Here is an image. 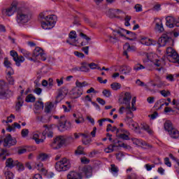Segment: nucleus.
<instances>
[{
    "mask_svg": "<svg viewBox=\"0 0 179 179\" xmlns=\"http://www.w3.org/2000/svg\"><path fill=\"white\" fill-rule=\"evenodd\" d=\"M83 171L87 178L92 176V169L87 168V167H84Z\"/></svg>",
    "mask_w": 179,
    "mask_h": 179,
    "instance_id": "obj_43",
    "label": "nucleus"
},
{
    "mask_svg": "<svg viewBox=\"0 0 179 179\" xmlns=\"http://www.w3.org/2000/svg\"><path fill=\"white\" fill-rule=\"evenodd\" d=\"M166 24L167 27H169V29H173L174 27V23H176V18L173 16H168L166 17Z\"/></svg>",
    "mask_w": 179,
    "mask_h": 179,
    "instance_id": "obj_19",
    "label": "nucleus"
},
{
    "mask_svg": "<svg viewBox=\"0 0 179 179\" xmlns=\"http://www.w3.org/2000/svg\"><path fill=\"white\" fill-rule=\"evenodd\" d=\"M80 160L83 164H89V163H90V160L89 159H87L86 157H82Z\"/></svg>",
    "mask_w": 179,
    "mask_h": 179,
    "instance_id": "obj_61",
    "label": "nucleus"
},
{
    "mask_svg": "<svg viewBox=\"0 0 179 179\" xmlns=\"http://www.w3.org/2000/svg\"><path fill=\"white\" fill-rule=\"evenodd\" d=\"M65 96H66V93L64 92V91H59L57 94V100H62L65 98Z\"/></svg>",
    "mask_w": 179,
    "mask_h": 179,
    "instance_id": "obj_45",
    "label": "nucleus"
},
{
    "mask_svg": "<svg viewBox=\"0 0 179 179\" xmlns=\"http://www.w3.org/2000/svg\"><path fill=\"white\" fill-rule=\"evenodd\" d=\"M80 72H90V69H89V63L82 62L81 66H80Z\"/></svg>",
    "mask_w": 179,
    "mask_h": 179,
    "instance_id": "obj_27",
    "label": "nucleus"
},
{
    "mask_svg": "<svg viewBox=\"0 0 179 179\" xmlns=\"http://www.w3.org/2000/svg\"><path fill=\"white\" fill-rule=\"evenodd\" d=\"M31 19V14L30 11L26 8H21L17 11V22L19 24H24Z\"/></svg>",
    "mask_w": 179,
    "mask_h": 179,
    "instance_id": "obj_2",
    "label": "nucleus"
},
{
    "mask_svg": "<svg viewBox=\"0 0 179 179\" xmlns=\"http://www.w3.org/2000/svg\"><path fill=\"white\" fill-rule=\"evenodd\" d=\"M127 115H130V116H127L125 118V121L127 122H132L134 121L132 120V118L134 117V113H132V111H131V109L127 110Z\"/></svg>",
    "mask_w": 179,
    "mask_h": 179,
    "instance_id": "obj_30",
    "label": "nucleus"
},
{
    "mask_svg": "<svg viewBox=\"0 0 179 179\" xmlns=\"http://www.w3.org/2000/svg\"><path fill=\"white\" fill-rule=\"evenodd\" d=\"M21 52H22L25 58H29L30 61H33V57H31L32 55L30 53V52L23 50H21Z\"/></svg>",
    "mask_w": 179,
    "mask_h": 179,
    "instance_id": "obj_37",
    "label": "nucleus"
},
{
    "mask_svg": "<svg viewBox=\"0 0 179 179\" xmlns=\"http://www.w3.org/2000/svg\"><path fill=\"white\" fill-rule=\"evenodd\" d=\"M66 119H65V116H61L59 120V125L58 129L60 132H64V131H66Z\"/></svg>",
    "mask_w": 179,
    "mask_h": 179,
    "instance_id": "obj_17",
    "label": "nucleus"
},
{
    "mask_svg": "<svg viewBox=\"0 0 179 179\" xmlns=\"http://www.w3.org/2000/svg\"><path fill=\"white\" fill-rule=\"evenodd\" d=\"M83 147L82 146H78L77 150H76V155H84L83 153Z\"/></svg>",
    "mask_w": 179,
    "mask_h": 179,
    "instance_id": "obj_56",
    "label": "nucleus"
},
{
    "mask_svg": "<svg viewBox=\"0 0 179 179\" xmlns=\"http://www.w3.org/2000/svg\"><path fill=\"white\" fill-rule=\"evenodd\" d=\"M35 108L36 110H44V103H43V101H38L35 104Z\"/></svg>",
    "mask_w": 179,
    "mask_h": 179,
    "instance_id": "obj_38",
    "label": "nucleus"
},
{
    "mask_svg": "<svg viewBox=\"0 0 179 179\" xmlns=\"http://www.w3.org/2000/svg\"><path fill=\"white\" fill-rule=\"evenodd\" d=\"M25 101L27 103H34V101H36V97L33 96V94H30L28 96H27Z\"/></svg>",
    "mask_w": 179,
    "mask_h": 179,
    "instance_id": "obj_35",
    "label": "nucleus"
},
{
    "mask_svg": "<svg viewBox=\"0 0 179 179\" xmlns=\"http://www.w3.org/2000/svg\"><path fill=\"white\" fill-rule=\"evenodd\" d=\"M32 57L33 58L41 59L42 61H45V59H47L45 55L43 52V50L38 47L34 49Z\"/></svg>",
    "mask_w": 179,
    "mask_h": 179,
    "instance_id": "obj_11",
    "label": "nucleus"
},
{
    "mask_svg": "<svg viewBox=\"0 0 179 179\" xmlns=\"http://www.w3.org/2000/svg\"><path fill=\"white\" fill-rule=\"evenodd\" d=\"M6 79L9 83V85H15V79L13 78V76H10V77H6Z\"/></svg>",
    "mask_w": 179,
    "mask_h": 179,
    "instance_id": "obj_62",
    "label": "nucleus"
},
{
    "mask_svg": "<svg viewBox=\"0 0 179 179\" xmlns=\"http://www.w3.org/2000/svg\"><path fill=\"white\" fill-rule=\"evenodd\" d=\"M14 61L17 66H20V64L24 61V57L20 55L16 57Z\"/></svg>",
    "mask_w": 179,
    "mask_h": 179,
    "instance_id": "obj_31",
    "label": "nucleus"
},
{
    "mask_svg": "<svg viewBox=\"0 0 179 179\" xmlns=\"http://www.w3.org/2000/svg\"><path fill=\"white\" fill-rule=\"evenodd\" d=\"M6 73H7L6 77H10V76H12V75H13L15 73V71H13V69H12V68L7 69Z\"/></svg>",
    "mask_w": 179,
    "mask_h": 179,
    "instance_id": "obj_59",
    "label": "nucleus"
},
{
    "mask_svg": "<svg viewBox=\"0 0 179 179\" xmlns=\"http://www.w3.org/2000/svg\"><path fill=\"white\" fill-rule=\"evenodd\" d=\"M125 34H131L132 36H135V34L134 32H131V31H128L122 28H120L113 30L114 36L109 37L110 41H111V43H115L116 41H118V40H120L118 37H117V36H119V37H125Z\"/></svg>",
    "mask_w": 179,
    "mask_h": 179,
    "instance_id": "obj_3",
    "label": "nucleus"
},
{
    "mask_svg": "<svg viewBox=\"0 0 179 179\" xmlns=\"http://www.w3.org/2000/svg\"><path fill=\"white\" fill-rule=\"evenodd\" d=\"M65 142H66V138L62 136H59L54 139L51 146L53 149H59L62 145L65 144Z\"/></svg>",
    "mask_w": 179,
    "mask_h": 179,
    "instance_id": "obj_9",
    "label": "nucleus"
},
{
    "mask_svg": "<svg viewBox=\"0 0 179 179\" xmlns=\"http://www.w3.org/2000/svg\"><path fill=\"white\" fill-rule=\"evenodd\" d=\"M169 134L173 139H178L179 138V131L176 129H172Z\"/></svg>",
    "mask_w": 179,
    "mask_h": 179,
    "instance_id": "obj_25",
    "label": "nucleus"
},
{
    "mask_svg": "<svg viewBox=\"0 0 179 179\" xmlns=\"http://www.w3.org/2000/svg\"><path fill=\"white\" fill-rule=\"evenodd\" d=\"M52 107H54L52 103H47L45 107V113L46 114H50V113H51V110H52Z\"/></svg>",
    "mask_w": 179,
    "mask_h": 179,
    "instance_id": "obj_36",
    "label": "nucleus"
},
{
    "mask_svg": "<svg viewBox=\"0 0 179 179\" xmlns=\"http://www.w3.org/2000/svg\"><path fill=\"white\" fill-rule=\"evenodd\" d=\"M141 146L143 147V149H148V150H150L153 148L152 145H150V144L146 143V141H143V144Z\"/></svg>",
    "mask_w": 179,
    "mask_h": 179,
    "instance_id": "obj_47",
    "label": "nucleus"
},
{
    "mask_svg": "<svg viewBox=\"0 0 179 179\" xmlns=\"http://www.w3.org/2000/svg\"><path fill=\"white\" fill-rule=\"evenodd\" d=\"M110 131H111V132H116V135H118L121 129L117 128V127H113L112 129H108V127L106 128V132H110Z\"/></svg>",
    "mask_w": 179,
    "mask_h": 179,
    "instance_id": "obj_44",
    "label": "nucleus"
},
{
    "mask_svg": "<svg viewBox=\"0 0 179 179\" xmlns=\"http://www.w3.org/2000/svg\"><path fill=\"white\" fill-rule=\"evenodd\" d=\"M153 64L156 71H158V72H160L161 71H164V68L162 66V62H160V60L156 59L153 62Z\"/></svg>",
    "mask_w": 179,
    "mask_h": 179,
    "instance_id": "obj_23",
    "label": "nucleus"
},
{
    "mask_svg": "<svg viewBox=\"0 0 179 179\" xmlns=\"http://www.w3.org/2000/svg\"><path fill=\"white\" fill-rule=\"evenodd\" d=\"M159 93L163 96L164 97H169L171 94L170 91H166V90H161Z\"/></svg>",
    "mask_w": 179,
    "mask_h": 179,
    "instance_id": "obj_51",
    "label": "nucleus"
},
{
    "mask_svg": "<svg viewBox=\"0 0 179 179\" xmlns=\"http://www.w3.org/2000/svg\"><path fill=\"white\" fill-rule=\"evenodd\" d=\"M32 139H34L36 143H37L38 145L40 143H43V142H44V139H45V131H43V134H34Z\"/></svg>",
    "mask_w": 179,
    "mask_h": 179,
    "instance_id": "obj_13",
    "label": "nucleus"
},
{
    "mask_svg": "<svg viewBox=\"0 0 179 179\" xmlns=\"http://www.w3.org/2000/svg\"><path fill=\"white\" fill-rule=\"evenodd\" d=\"M166 57L169 62L179 64V56L176 50L173 48H167L166 49Z\"/></svg>",
    "mask_w": 179,
    "mask_h": 179,
    "instance_id": "obj_6",
    "label": "nucleus"
},
{
    "mask_svg": "<svg viewBox=\"0 0 179 179\" xmlns=\"http://www.w3.org/2000/svg\"><path fill=\"white\" fill-rule=\"evenodd\" d=\"M123 48L124 51L123 52V55L126 57V58L128 59L129 58V56L128 55V52H131V51H136V48L135 46H131L129 43H125L123 46Z\"/></svg>",
    "mask_w": 179,
    "mask_h": 179,
    "instance_id": "obj_14",
    "label": "nucleus"
},
{
    "mask_svg": "<svg viewBox=\"0 0 179 179\" xmlns=\"http://www.w3.org/2000/svg\"><path fill=\"white\" fill-rule=\"evenodd\" d=\"M106 121H108L111 124H114L113 120H112L110 119H108V118H103V119H101V120H98V122L99 124V127H103V122H106Z\"/></svg>",
    "mask_w": 179,
    "mask_h": 179,
    "instance_id": "obj_41",
    "label": "nucleus"
},
{
    "mask_svg": "<svg viewBox=\"0 0 179 179\" xmlns=\"http://www.w3.org/2000/svg\"><path fill=\"white\" fill-rule=\"evenodd\" d=\"M12 96V92L9 90L8 84L3 80H0V99H9Z\"/></svg>",
    "mask_w": 179,
    "mask_h": 179,
    "instance_id": "obj_5",
    "label": "nucleus"
},
{
    "mask_svg": "<svg viewBox=\"0 0 179 179\" xmlns=\"http://www.w3.org/2000/svg\"><path fill=\"white\" fill-rule=\"evenodd\" d=\"M110 87L113 90H118L119 89H121V84L119 83H113L110 85Z\"/></svg>",
    "mask_w": 179,
    "mask_h": 179,
    "instance_id": "obj_42",
    "label": "nucleus"
},
{
    "mask_svg": "<svg viewBox=\"0 0 179 179\" xmlns=\"http://www.w3.org/2000/svg\"><path fill=\"white\" fill-rule=\"evenodd\" d=\"M102 94L104 97H111V91H110V90H103Z\"/></svg>",
    "mask_w": 179,
    "mask_h": 179,
    "instance_id": "obj_50",
    "label": "nucleus"
},
{
    "mask_svg": "<svg viewBox=\"0 0 179 179\" xmlns=\"http://www.w3.org/2000/svg\"><path fill=\"white\" fill-rule=\"evenodd\" d=\"M120 72L123 75H129L132 72V68L128 65H124L120 67Z\"/></svg>",
    "mask_w": 179,
    "mask_h": 179,
    "instance_id": "obj_21",
    "label": "nucleus"
},
{
    "mask_svg": "<svg viewBox=\"0 0 179 179\" xmlns=\"http://www.w3.org/2000/svg\"><path fill=\"white\" fill-rule=\"evenodd\" d=\"M16 9H17V5L16 3H14L9 8H6L3 10V13L6 16H12L15 12H16Z\"/></svg>",
    "mask_w": 179,
    "mask_h": 179,
    "instance_id": "obj_16",
    "label": "nucleus"
},
{
    "mask_svg": "<svg viewBox=\"0 0 179 179\" xmlns=\"http://www.w3.org/2000/svg\"><path fill=\"white\" fill-rule=\"evenodd\" d=\"M131 99H132L131 93L125 92L122 104L126 106V110H131Z\"/></svg>",
    "mask_w": 179,
    "mask_h": 179,
    "instance_id": "obj_12",
    "label": "nucleus"
},
{
    "mask_svg": "<svg viewBox=\"0 0 179 179\" xmlns=\"http://www.w3.org/2000/svg\"><path fill=\"white\" fill-rule=\"evenodd\" d=\"M75 121L76 124H83V122H85V118H83V116L81 115L76 117V120Z\"/></svg>",
    "mask_w": 179,
    "mask_h": 179,
    "instance_id": "obj_49",
    "label": "nucleus"
},
{
    "mask_svg": "<svg viewBox=\"0 0 179 179\" xmlns=\"http://www.w3.org/2000/svg\"><path fill=\"white\" fill-rule=\"evenodd\" d=\"M37 121H39V122H43V124H47L48 122H50L51 121V115L46 113L43 115H38L36 116Z\"/></svg>",
    "mask_w": 179,
    "mask_h": 179,
    "instance_id": "obj_15",
    "label": "nucleus"
},
{
    "mask_svg": "<svg viewBox=\"0 0 179 179\" xmlns=\"http://www.w3.org/2000/svg\"><path fill=\"white\" fill-rule=\"evenodd\" d=\"M86 86H89V83L87 82L84 81L83 83H80L78 80L76 81V87L77 89H82V87H86Z\"/></svg>",
    "mask_w": 179,
    "mask_h": 179,
    "instance_id": "obj_29",
    "label": "nucleus"
},
{
    "mask_svg": "<svg viewBox=\"0 0 179 179\" xmlns=\"http://www.w3.org/2000/svg\"><path fill=\"white\" fill-rule=\"evenodd\" d=\"M43 163L40 162L39 164H36V169H38V170L39 171H41L42 173H43V174H47V170H45L43 167Z\"/></svg>",
    "mask_w": 179,
    "mask_h": 179,
    "instance_id": "obj_39",
    "label": "nucleus"
},
{
    "mask_svg": "<svg viewBox=\"0 0 179 179\" xmlns=\"http://www.w3.org/2000/svg\"><path fill=\"white\" fill-rule=\"evenodd\" d=\"M110 167L111 173L113 174H117L118 173V167L115 166V164H111Z\"/></svg>",
    "mask_w": 179,
    "mask_h": 179,
    "instance_id": "obj_53",
    "label": "nucleus"
},
{
    "mask_svg": "<svg viewBox=\"0 0 179 179\" xmlns=\"http://www.w3.org/2000/svg\"><path fill=\"white\" fill-rule=\"evenodd\" d=\"M88 68H90V69H97V64L94 62L88 64Z\"/></svg>",
    "mask_w": 179,
    "mask_h": 179,
    "instance_id": "obj_63",
    "label": "nucleus"
},
{
    "mask_svg": "<svg viewBox=\"0 0 179 179\" xmlns=\"http://www.w3.org/2000/svg\"><path fill=\"white\" fill-rule=\"evenodd\" d=\"M39 17L45 20L41 22V27L44 30H50V29H52L55 26V23H57V15H47L46 12H43L39 14Z\"/></svg>",
    "mask_w": 179,
    "mask_h": 179,
    "instance_id": "obj_1",
    "label": "nucleus"
},
{
    "mask_svg": "<svg viewBox=\"0 0 179 179\" xmlns=\"http://www.w3.org/2000/svg\"><path fill=\"white\" fill-rule=\"evenodd\" d=\"M145 68L146 67H145V66L141 64L140 63H137L134 66L133 69L136 72H138L139 71H142V69H145Z\"/></svg>",
    "mask_w": 179,
    "mask_h": 179,
    "instance_id": "obj_32",
    "label": "nucleus"
},
{
    "mask_svg": "<svg viewBox=\"0 0 179 179\" xmlns=\"http://www.w3.org/2000/svg\"><path fill=\"white\" fill-rule=\"evenodd\" d=\"M119 137L120 139H123L124 141H129V136L128 134H121L119 135Z\"/></svg>",
    "mask_w": 179,
    "mask_h": 179,
    "instance_id": "obj_58",
    "label": "nucleus"
},
{
    "mask_svg": "<svg viewBox=\"0 0 179 179\" xmlns=\"http://www.w3.org/2000/svg\"><path fill=\"white\" fill-rule=\"evenodd\" d=\"M17 164H19V161H13L12 158H8L6 161V166L9 169H13V167H15V166H17Z\"/></svg>",
    "mask_w": 179,
    "mask_h": 179,
    "instance_id": "obj_18",
    "label": "nucleus"
},
{
    "mask_svg": "<svg viewBox=\"0 0 179 179\" xmlns=\"http://www.w3.org/2000/svg\"><path fill=\"white\" fill-rule=\"evenodd\" d=\"M67 178L68 179H82V175H80V173L78 172L71 171L67 175Z\"/></svg>",
    "mask_w": 179,
    "mask_h": 179,
    "instance_id": "obj_22",
    "label": "nucleus"
},
{
    "mask_svg": "<svg viewBox=\"0 0 179 179\" xmlns=\"http://www.w3.org/2000/svg\"><path fill=\"white\" fill-rule=\"evenodd\" d=\"M23 103H24L23 98L22 96H19L15 106L16 111H20V108L23 107Z\"/></svg>",
    "mask_w": 179,
    "mask_h": 179,
    "instance_id": "obj_26",
    "label": "nucleus"
},
{
    "mask_svg": "<svg viewBox=\"0 0 179 179\" xmlns=\"http://www.w3.org/2000/svg\"><path fill=\"white\" fill-rule=\"evenodd\" d=\"M134 8L136 9V12H142V6L141 4H136Z\"/></svg>",
    "mask_w": 179,
    "mask_h": 179,
    "instance_id": "obj_64",
    "label": "nucleus"
},
{
    "mask_svg": "<svg viewBox=\"0 0 179 179\" xmlns=\"http://www.w3.org/2000/svg\"><path fill=\"white\" fill-rule=\"evenodd\" d=\"M124 157L125 155L122 152H119L116 154V158L119 162H121V160L124 159Z\"/></svg>",
    "mask_w": 179,
    "mask_h": 179,
    "instance_id": "obj_57",
    "label": "nucleus"
},
{
    "mask_svg": "<svg viewBox=\"0 0 179 179\" xmlns=\"http://www.w3.org/2000/svg\"><path fill=\"white\" fill-rule=\"evenodd\" d=\"M82 94H83V89H79L77 87L74 88V90L73 91V95L74 96V99H78V97H80Z\"/></svg>",
    "mask_w": 179,
    "mask_h": 179,
    "instance_id": "obj_24",
    "label": "nucleus"
},
{
    "mask_svg": "<svg viewBox=\"0 0 179 179\" xmlns=\"http://www.w3.org/2000/svg\"><path fill=\"white\" fill-rule=\"evenodd\" d=\"M164 128L165 131H167L168 132H170L171 129H174V127H173V123H171V122L169 120H167L166 122H165L164 124Z\"/></svg>",
    "mask_w": 179,
    "mask_h": 179,
    "instance_id": "obj_28",
    "label": "nucleus"
},
{
    "mask_svg": "<svg viewBox=\"0 0 179 179\" xmlns=\"http://www.w3.org/2000/svg\"><path fill=\"white\" fill-rule=\"evenodd\" d=\"M17 143V141L15 138H13L12 135L7 134L4 138H3V146L4 148H12V146H15Z\"/></svg>",
    "mask_w": 179,
    "mask_h": 179,
    "instance_id": "obj_7",
    "label": "nucleus"
},
{
    "mask_svg": "<svg viewBox=\"0 0 179 179\" xmlns=\"http://www.w3.org/2000/svg\"><path fill=\"white\" fill-rule=\"evenodd\" d=\"M4 65L7 68V69H10L12 68V63L9 62L8 58L4 59Z\"/></svg>",
    "mask_w": 179,
    "mask_h": 179,
    "instance_id": "obj_48",
    "label": "nucleus"
},
{
    "mask_svg": "<svg viewBox=\"0 0 179 179\" xmlns=\"http://www.w3.org/2000/svg\"><path fill=\"white\" fill-rule=\"evenodd\" d=\"M174 43L173 38L169 36V34H163L162 36L158 40V44L160 47H164L166 44L171 45Z\"/></svg>",
    "mask_w": 179,
    "mask_h": 179,
    "instance_id": "obj_8",
    "label": "nucleus"
},
{
    "mask_svg": "<svg viewBox=\"0 0 179 179\" xmlns=\"http://www.w3.org/2000/svg\"><path fill=\"white\" fill-rule=\"evenodd\" d=\"M66 42L70 45L78 46V34H76V31H71L69 34V38Z\"/></svg>",
    "mask_w": 179,
    "mask_h": 179,
    "instance_id": "obj_10",
    "label": "nucleus"
},
{
    "mask_svg": "<svg viewBox=\"0 0 179 179\" xmlns=\"http://www.w3.org/2000/svg\"><path fill=\"white\" fill-rule=\"evenodd\" d=\"M143 129L146 131L150 135H152L153 134V131L150 129V127L148 124H143L142 127Z\"/></svg>",
    "mask_w": 179,
    "mask_h": 179,
    "instance_id": "obj_46",
    "label": "nucleus"
},
{
    "mask_svg": "<svg viewBox=\"0 0 179 179\" xmlns=\"http://www.w3.org/2000/svg\"><path fill=\"white\" fill-rule=\"evenodd\" d=\"M6 179H13V173L8 171L5 172Z\"/></svg>",
    "mask_w": 179,
    "mask_h": 179,
    "instance_id": "obj_52",
    "label": "nucleus"
},
{
    "mask_svg": "<svg viewBox=\"0 0 179 179\" xmlns=\"http://www.w3.org/2000/svg\"><path fill=\"white\" fill-rule=\"evenodd\" d=\"M21 135L22 138H27V136H29V129H24L21 131Z\"/></svg>",
    "mask_w": 179,
    "mask_h": 179,
    "instance_id": "obj_55",
    "label": "nucleus"
},
{
    "mask_svg": "<svg viewBox=\"0 0 179 179\" xmlns=\"http://www.w3.org/2000/svg\"><path fill=\"white\" fill-rule=\"evenodd\" d=\"M57 171H66L71 169V161L66 158H63L55 164Z\"/></svg>",
    "mask_w": 179,
    "mask_h": 179,
    "instance_id": "obj_4",
    "label": "nucleus"
},
{
    "mask_svg": "<svg viewBox=\"0 0 179 179\" xmlns=\"http://www.w3.org/2000/svg\"><path fill=\"white\" fill-rule=\"evenodd\" d=\"M155 29L158 30V31H160V33H162V31H164V28L163 27V24L162 23V21L156 23Z\"/></svg>",
    "mask_w": 179,
    "mask_h": 179,
    "instance_id": "obj_40",
    "label": "nucleus"
},
{
    "mask_svg": "<svg viewBox=\"0 0 179 179\" xmlns=\"http://www.w3.org/2000/svg\"><path fill=\"white\" fill-rule=\"evenodd\" d=\"M10 55H11V57H13L14 60L19 57V55H17V52L15 50H11L10 52Z\"/></svg>",
    "mask_w": 179,
    "mask_h": 179,
    "instance_id": "obj_60",
    "label": "nucleus"
},
{
    "mask_svg": "<svg viewBox=\"0 0 179 179\" xmlns=\"http://www.w3.org/2000/svg\"><path fill=\"white\" fill-rule=\"evenodd\" d=\"M49 158L50 155L46 153H41L38 156V159L41 162H45V160H48Z\"/></svg>",
    "mask_w": 179,
    "mask_h": 179,
    "instance_id": "obj_33",
    "label": "nucleus"
},
{
    "mask_svg": "<svg viewBox=\"0 0 179 179\" xmlns=\"http://www.w3.org/2000/svg\"><path fill=\"white\" fill-rule=\"evenodd\" d=\"M164 101H166V99H159L158 100L155 104V107H161L162 104H163V103H164Z\"/></svg>",
    "mask_w": 179,
    "mask_h": 179,
    "instance_id": "obj_54",
    "label": "nucleus"
},
{
    "mask_svg": "<svg viewBox=\"0 0 179 179\" xmlns=\"http://www.w3.org/2000/svg\"><path fill=\"white\" fill-rule=\"evenodd\" d=\"M141 44H143V45H156V42L152 41V39L147 38V37H143L141 39Z\"/></svg>",
    "mask_w": 179,
    "mask_h": 179,
    "instance_id": "obj_20",
    "label": "nucleus"
},
{
    "mask_svg": "<svg viewBox=\"0 0 179 179\" xmlns=\"http://www.w3.org/2000/svg\"><path fill=\"white\" fill-rule=\"evenodd\" d=\"M131 141H132L134 145H136V146H142V145L143 143V141L136 138H131Z\"/></svg>",
    "mask_w": 179,
    "mask_h": 179,
    "instance_id": "obj_34",
    "label": "nucleus"
}]
</instances>
